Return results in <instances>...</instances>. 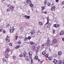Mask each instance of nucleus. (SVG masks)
<instances>
[{
  "instance_id": "obj_1",
  "label": "nucleus",
  "mask_w": 64,
  "mask_h": 64,
  "mask_svg": "<svg viewBox=\"0 0 64 64\" xmlns=\"http://www.w3.org/2000/svg\"><path fill=\"white\" fill-rule=\"evenodd\" d=\"M10 27L11 28L10 30V33H13L14 32V31L15 30L14 28H14V26H12H12H11Z\"/></svg>"
},
{
  "instance_id": "obj_2",
  "label": "nucleus",
  "mask_w": 64,
  "mask_h": 64,
  "mask_svg": "<svg viewBox=\"0 0 64 64\" xmlns=\"http://www.w3.org/2000/svg\"><path fill=\"white\" fill-rule=\"evenodd\" d=\"M32 52H28V54L29 57L30 58V59H32Z\"/></svg>"
},
{
  "instance_id": "obj_3",
  "label": "nucleus",
  "mask_w": 64,
  "mask_h": 64,
  "mask_svg": "<svg viewBox=\"0 0 64 64\" xmlns=\"http://www.w3.org/2000/svg\"><path fill=\"white\" fill-rule=\"evenodd\" d=\"M46 44L47 45H50V42L49 38L48 39V40L46 42Z\"/></svg>"
},
{
  "instance_id": "obj_4",
  "label": "nucleus",
  "mask_w": 64,
  "mask_h": 64,
  "mask_svg": "<svg viewBox=\"0 0 64 64\" xmlns=\"http://www.w3.org/2000/svg\"><path fill=\"white\" fill-rule=\"evenodd\" d=\"M39 48H40V47L38 46L36 48L35 51L36 53L38 52V51L39 50Z\"/></svg>"
},
{
  "instance_id": "obj_5",
  "label": "nucleus",
  "mask_w": 64,
  "mask_h": 64,
  "mask_svg": "<svg viewBox=\"0 0 64 64\" xmlns=\"http://www.w3.org/2000/svg\"><path fill=\"white\" fill-rule=\"evenodd\" d=\"M52 42L54 44L57 43V40L56 39H54L53 40Z\"/></svg>"
},
{
  "instance_id": "obj_6",
  "label": "nucleus",
  "mask_w": 64,
  "mask_h": 64,
  "mask_svg": "<svg viewBox=\"0 0 64 64\" xmlns=\"http://www.w3.org/2000/svg\"><path fill=\"white\" fill-rule=\"evenodd\" d=\"M10 9L12 11H14V7L12 6H10Z\"/></svg>"
},
{
  "instance_id": "obj_7",
  "label": "nucleus",
  "mask_w": 64,
  "mask_h": 64,
  "mask_svg": "<svg viewBox=\"0 0 64 64\" xmlns=\"http://www.w3.org/2000/svg\"><path fill=\"white\" fill-rule=\"evenodd\" d=\"M29 57L27 56L25 58V60H26L27 61H29L30 60V58Z\"/></svg>"
},
{
  "instance_id": "obj_8",
  "label": "nucleus",
  "mask_w": 64,
  "mask_h": 64,
  "mask_svg": "<svg viewBox=\"0 0 64 64\" xmlns=\"http://www.w3.org/2000/svg\"><path fill=\"white\" fill-rule=\"evenodd\" d=\"M53 62L55 64H57L58 63V61L55 59H54Z\"/></svg>"
},
{
  "instance_id": "obj_9",
  "label": "nucleus",
  "mask_w": 64,
  "mask_h": 64,
  "mask_svg": "<svg viewBox=\"0 0 64 64\" xmlns=\"http://www.w3.org/2000/svg\"><path fill=\"white\" fill-rule=\"evenodd\" d=\"M20 47V45H18V46H16L15 47V48L16 49H18V48H19Z\"/></svg>"
},
{
  "instance_id": "obj_10",
  "label": "nucleus",
  "mask_w": 64,
  "mask_h": 64,
  "mask_svg": "<svg viewBox=\"0 0 64 64\" xmlns=\"http://www.w3.org/2000/svg\"><path fill=\"white\" fill-rule=\"evenodd\" d=\"M30 32L31 34H33L35 33V31H34V30H32Z\"/></svg>"
},
{
  "instance_id": "obj_11",
  "label": "nucleus",
  "mask_w": 64,
  "mask_h": 64,
  "mask_svg": "<svg viewBox=\"0 0 64 64\" xmlns=\"http://www.w3.org/2000/svg\"><path fill=\"white\" fill-rule=\"evenodd\" d=\"M51 26V24L49 23L46 26V27L47 28H50Z\"/></svg>"
},
{
  "instance_id": "obj_12",
  "label": "nucleus",
  "mask_w": 64,
  "mask_h": 64,
  "mask_svg": "<svg viewBox=\"0 0 64 64\" xmlns=\"http://www.w3.org/2000/svg\"><path fill=\"white\" fill-rule=\"evenodd\" d=\"M64 32L63 31H61L60 33V35H64Z\"/></svg>"
},
{
  "instance_id": "obj_13",
  "label": "nucleus",
  "mask_w": 64,
  "mask_h": 64,
  "mask_svg": "<svg viewBox=\"0 0 64 64\" xmlns=\"http://www.w3.org/2000/svg\"><path fill=\"white\" fill-rule=\"evenodd\" d=\"M55 6H53L51 10L52 11H53L55 10Z\"/></svg>"
},
{
  "instance_id": "obj_14",
  "label": "nucleus",
  "mask_w": 64,
  "mask_h": 64,
  "mask_svg": "<svg viewBox=\"0 0 64 64\" xmlns=\"http://www.w3.org/2000/svg\"><path fill=\"white\" fill-rule=\"evenodd\" d=\"M38 58V56L37 55H36L34 58V60H37Z\"/></svg>"
},
{
  "instance_id": "obj_15",
  "label": "nucleus",
  "mask_w": 64,
  "mask_h": 64,
  "mask_svg": "<svg viewBox=\"0 0 64 64\" xmlns=\"http://www.w3.org/2000/svg\"><path fill=\"white\" fill-rule=\"evenodd\" d=\"M26 2L28 3H31V1L29 0H27L26 1Z\"/></svg>"
},
{
  "instance_id": "obj_16",
  "label": "nucleus",
  "mask_w": 64,
  "mask_h": 64,
  "mask_svg": "<svg viewBox=\"0 0 64 64\" xmlns=\"http://www.w3.org/2000/svg\"><path fill=\"white\" fill-rule=\"evenodd\" d=\"M58 54L59 55H61L62 54V52L61 51L58 52Z\"/></svg>"
},
{
  "instance_id": "obj_17",
  "label": "nucleus",
  "mask_w": 64,
  "mask_h": 64,
  "mask_svg": "<svg viewBox=\"0 0 64 64\" xmlns=\"http://www.w3.org/2000/svg\"><path fill=\"white\" fill-rule=\"evenodd\" d=\"M45 46V44H42V48H44V46Z\"/></svg>"
},
{
  "instance_id": "obj_18",
  "label": "nucleus",
  "mask_w": 64,
  "mask_h": 64,
  "mask_svg": "<svg viewBox=\"0 0 64 64\" xmlns=\"http://www.w3.org/2000/svg\"><path fill=\"white\" fill-rule=\"evenodd\" d=\"M18 45H20L21 44V42L20 40H19L18 42Z\"/></svg>"
},
{
  "instance_id": "obj_19",
  "label": "nucleus",
  "mask_w": 64,
  "mask_h": 64,
  "mask_svg": "<svg viewBox=\"0 0 64 64\" xmlns=\"http://www.w3.org/2000/svg\"><path fill=\"white\" fill-rule=\"evenodd\" d=\"M47 5L48 6H51V4L50 2H48L47 3Z\"/></svg>"
},
{
  "instance_id": "obj_20",
  "label": "nucleus",
  "mask_w": 64,
  "mask_h": 64,
  "mask_svg": "<svg viewBox=\"0 0 64 64\" xmlns=\"http://www.w3.org/2000/svg\"><path fill=\"white\" fill-rule=\"evenodd\" d=\"M62 60H59L58 61V64H61V63H62Z\"/></svg>"
},
{
  "instance_id": "obj_21",
  "label": "nucleus",
  "mask_w": 64,
  "mask_h": 64,
  "mask_svg": "<svg viewBox=\"0 0 64 64\" xmlns=\"http://www.w3.org/2000/svg\"><path fill=\"white\" fill-rule=\"evenodd\" d=\"M30 44L31 45H33L34 44V43L32 42H30Z\"/></svg>"
},
{
  "instance_id": "obj_22",
  "label": "nucleus",
  "mask_w": 64,
  "mask_h": 64,
  "mask_svg": "<svg viewBox=\"0 0 64 64\" xmlns=\"http://www.w3.org/2000/svg\"><path fill=\"white\" fill-rule=\"evenodd\" d=\"M39 24L40 25L42 26L43 25V23L42 22H39Z\"/></svg>"
},
{
  "instance_id": "obj_23",
  "label": "nucleus",
  "mask_w": 64,
  "mask_h": 64,
  "mask_svg": "<svg viewBox=\"0 0 64 64\" xmlns=\"http://www.w3.org/2000/svg\"><path fill=\"white\" fill-rule=\"evenodd\" d=\"M12 57H13L14 59L15 60L16 59V56H12Z\"/></svg>"
},
{
  "instance_id": "obj_24",
  "label": "nucleus",
  "mask_w": 64,
  "mask_h": 64,
  "mask_svg": "<svg viewBox=\"0 0 64 64\" xmlns=\"http://www.w3.org/2000/svg\"><path fill=\"white\" fill-rule=\"evenodd\" d=\"M46 54V52H42V54L43 55H45V54Z\"/></svg>"
},
{
  "instance_id": "obj_25",
  "label": "nucleus",
  "mask_w": 64,
  "mask_h": 64,
  "mask_svg": "<svg viewBox=\"0 0 64 64\" xmlns=\"http://www.w3.org/2000/svg\"><path fill=\"white\" fill-rule=\"evenodd\" d=\"M54 27H55V28H57V24H54V25L53 26Z\"/></svg>"
},
{
  "instance_id": "obj_26",
  "label": "nucleus",
  "mask_w": 64,
  "mask_h": 64,
  "mask_svg": "<svg viewBox=\"0 0 64 64\" xmlns=\"http://www.w3.org/2000/svg\"><path fill=\"white\" fill-rule=\"evenodd\" d=\"M48 59L49 60H51L52 59V58L51 57H49L48 58Z\"/></svg>"
},
{
  "instance_id": "obj_27",
  "label": "nucleus",
  "mask_w": 64,
  "mask_h": 64,
  "mask_svg": "<svg viewBox=\"0 0 64 64\" xmlns=\"http://www.w3.org/2000/svg\"><path fill=\"white\" fill-rule=\"evenodd\" d=\"M48 56L49 55L47 54H46V55H45V57L46 58H48Z\"/></svg>"
},
{
  "instance_id": "obj_28",
  "label": "nucleus",
  "mask_w": 64,
  "mask_h": 64,
  "mask_svg": "<svg viewBox=\"0 0 64 64\" xmlns=\"http://www.w3.org/2000/svg\"><path fill=\"white\" fill-rule=\"evenodd\" d=\"M24 57L25 58H26V57H27V54H24Z\"/></svg>"
},
{
  "instance_id": "obj_29",
  "label": "nucleus",
  "mask_w": 64,
  "mask_h": 64,
  "mask_svg": "<svg viewBox=\"0 0 64 64\" xmlns=\"http://www.w3.org/2000/svg\"><path fill=\"white\" fill-rule=\"evenodd\" d=\"M27 40H28L27 38H26L24 39V41H27Z\"/></svg>"
},
{
  "instance_id": "obj_30",
  "label": "nucleus",
  "mask_w": 64,
  "mask_h": 64,
  "mask_svg": "<svg viewBox=\"0 0 64 64\" xmlns=\"http://www.w3.org/2000/svg\"><path fill=\"white\" fill-rule=\"evenodd\" d=\"M8 53V48H7L6 50V53Z\"/></svg>"
},
{
  "instance_id": "obj_31",
  "label": "nucleus",
  "mask_w": 64,
  "mask_h": 64,
  "mask_svg": "<svg viewBox=\"0 0 64 64\" xmlns=\"http://www.w3.org/2000/svg\"><path fill=\"white\" fill-rule=\"evenodd\" d=\"M30 7H32L33 6V5L32 4H30Z\"/></svg>"
},
{
  "instance_id": "obj_32",
  "label": "nucleus",
  "mask_w": 64,
  "mask_h": 64,
  "mask_svg": "<svg viewBox=\"0 0 64 64\" xmlns=\"http://www.w3.org/2000/svg\"><path fill=\"white\" fill-rule=\"evenodd\" d=\"M47 22H46V23L44 25H47V24H48L49 23V20H47Z\"/></svg>"
},
{
  "instance_id": "obj_33",
  "label": "nucleus",
  "mask_w": 64,
  "mask_h": 64,
  "mask_svg": "<svg viewBox=\"0 0 64 64\" xmlns=\"http://www.w3.org/2000/svg\"><path fill=\"white\" fill-rule=\"evenodd\" d=\"M31 37L30 36H29L28 37V39H29V40H30V39H31Z\"/></svg>"
},
{
  "instance_id": "obj_34",
  "label": "nucleus",
  "mask_w": 64,
  "mask_h": 64,
  "mask_svg": "<svg viewBox=\"0 0 64 64\" xmlns=\"http://www.w3.org/2000/svg\"><path fill=\"white\" fill-rule=\"evenodd\" d=\"M9 45L10 46H12V43H10L9 44Z\"/></svg>"
},
{
  "instance_id": "obj_35",
  "label": "nucleus",
  "mask_w": 64,
  "mask_h": 64,
  "mask_svg": "<svg viewBox=\"0 0 64 64\" xmlns=\"http://www.w3.org/2000/svg\"><path fill=\"white\" fill-rule=\"evenodd\" d=\"M54 58H56V56H57V55H56V54H54Z\"/></svg>"
},
{
  "instance_id": "obj_36",
  "label": "nucleus",
  "mask_w": 64,
  "mask_h": 64,
  "mask_svg": "<svg viewBox=\"0 0 64 64\" xmlns=\"http://www.w3.org/2000/svg\"><path fill=\"white\" fill-rule=\"evenodd\" d=\"M44 6H42V10H44Z\"/></svg>"
},
{
  "instance_id": "obj_37",
  "label": "nucleus",
  "mask_w": 64,
  "mask_h": 64,
  "mask_svg": "<svg viewBox=\"0 0 64 64\" xmlns=\"http://www.w3.org/2000/svg\"><path fill=\"white\" fill-rule=\"evenodd\" d=\"M5 56L6 58H7L8 57V54H7Z\"/></svg>"
},
{
  "instance_id": "obj_38",
  "label": "nucleus",
  "mask_w": 64,
  "mask_h": 64,
  "mask_svg": "<svg viewBox=\"0 0 64 64\" xmlns=\"http://www.w3.org/2000/svg\"><path fill=\"white\" fill-rule=\"evenodd\" d=\"M19 56L20 57H23V55H22V54H21L19 55Z\"/></svg>"
},
{
  "instance_id": "obj_39",
  "label": "nucleus",
  "mask_w": 64,
  "mask_h": 64,
  "mask_svg": "<svg viewBox=\"0 0 64 64\" xmlns=\"http://www.w3.org/2000/svg\"><path fill=\"white\" fill-rule=\"evenodd\" d=\"M25 54H27V53L26 52H25L24 51L23 54V55H25Z\"/></svg>"
},
{
  "instance_id": "obj_40",
  "label": "nucleus",
  "mask_w": 64,
  "mask_h": 64,
  "mask_svg": "<svg viewBox=\"0 0 64 64\" xmlns=\"http://www.w3.org/2000/svg\"><path fill=\"white\" fill-rule=\"evenodd\" d=\"M44 4H47V2H46V0H44Z\"/></svg>"
},
{
  "instance_id": "obj_41",
  "label": "nucleus",
  "mask_w": 64,
  "mask_h": 64,
  "mask_svg": "<svg viewBox=\"0 0 64 64\" xmlns=\"http://www.w3.org/2000/svg\"><path fill=\"white\" fill-rule=\"evenodd\" d=\"M2 60H3V61L4 62L6 61V59H5V58H3Z\"/></svg>"
},
{
  "instance_id": "obj_42",
  "label": "nucleus",
  "mask_w": 64,
  "mask_h": 64,
  "mask_svg": "<svg viewBox=\"0 0 64 64\" xmlns=\"http://www.w3.org/2000/svg\"><path fill=\"white\" fill-rule=\"evenodd\" d=\"M26 19H29L30 18V16H28L26 18Z\"/></svg>"
},
{
  "instance_id": "obj_43",
  "label": "nucleus",
  "mask_w": 64,
  "mask_h": 64,
  "mask_svg": "<svg viewBox=\"0 0 64 64\" xmlns=\"http://www.w3.org/2000/svg\"><path fill=\"white\" fill-rule=\"evenodd\" d=\"M8 52H10L11 53H12V52H11V51H10V50L9 49H8Z\"/></svg>"
},
{
  "instance_id": "obj_44",
  "label": "nucleus",
  "mask_w": 64,
  "mask_h": 64,
  "mask_svg": "<svg viewBox=\"0 0 64 64\" xmlns=\"http://www.w3.org/2000/svg\"><path fill=\"white\" fill-rule=\"evenodd\" d=\"M43 13H44V14H47V12H46L45 11L44 12H43Z\"/></svg>"
},
{
  "instance_id": "obj_45",
  "label": "nucleus",
  "mask_w": 64,
  "mask_h": 64,
  "mask_svg": "<svg viewBox=\"0 0 64 64\" xmlns=\"http://www.w3.org/2000/svg\"><path fill=\"white\" fill-rule=\"evenodd\" d=\"M8 36H7V37H6V41H8Z\"/></svg>"
},
{
  "instance_id": "obj_46",
  "label": "nucleus",
  "mask_w": 64,
  "mask_h": 64,
  "mask_svg": "<svg viewBox=\"0 0 64 64\" xmlns=\"http://www.w3.org/2000/svg\"><path fill=\"white\" fill-rule=\"evenodd\" d=\"M53 34H54V33H55V31L54 30H53Z\"/></svg>"
},
{
  "instance_id": "obj_47",
  "label": "nucleus",
  "mask_w": 64,
  "mask_h": 64,
  "mask_svg": "<svg viewBox=\"0 0 64 64\" xmlns=\"http://www.w3.org/2000/svg\"><path fill=\"white\" fill-rule=\"evenodd\" d=\"M46 19H47V21H49V16L48 18H46Z\"/></svg>"
},
{
  "instance_id": "obj_48",
  "label": "nucleus",
  "mask_w": 64,
  "mask_h": 64,
  "mask_svg": "<svg viewBox=\"0 0 64 64\" xmlns=\"http://www.w3.org/2000/svg\"><path fill=\"white\" fill-rule=\"evenodd\" d=\"M3 33H6V31L5 30H4L3 31Z\"/></svg>"
},
{
  "instance_id": "obj_49",
  "label": "nucleus",
  "mask_w": 64,
  "mask_h": 64,
  "mask_svg": "<svg viewBox=\"0 0 64 64\" xmlns=\"http://www.w3.org/2000/svg\"><path fill=\"white\" fill-rule=\"evenodd\" d=\"M31 63H33V60H32V59L31 60Z\"/></svg>"
},
{
  "instance_id": "obj_50",
  "label": "nucleus",
  "mask_w": 64,
  "mask_h": 64,
  "mask_svg": "<svg viewBox=\"0 0 64 64\" xmlns=\"http://www.w3.org/2000/svg\"><path fill=\"white\" fill-rule=\"evenodd\" d=\"M62 64H64V60H62Z\"/></svg>"
},
{
  "instance_id": "obj_51",
  "label": "nucleus",
  "mask_w": 64,
  "mask_h": 64,
  "mask_svg": "<svg viewBox=\"0 0 64 64\" xmlns=\"http://www.w3.org/2000/svg\"><path fill=\"white\" fill-rule=\"evenodd\" d=\"M17 37H18V36H16V40H17Z\"/></svg>"
},
{
  "instance_id": "obj_52",
  "label": "nucleus",
  "mask_w": 64,
  "mask_h": 64,
  "mask_svg": "<svg viewBox=\"0 0 64 64\" xmlns=\"http://www.w3.org/2000/svg\"><path fill=\"white\" fill-rule=\"evenodd\" d=\"M57 26V28L58 27H59L60 26V25L59 24H56Z\"/></svg>"
},
{
  "instance_id": "obj_53",
  "label": "nucleus",
  "mask_w": 64,
  "mask_h": 64,
  "mask_svg": "<svg viewBox=\"0 0 64 64\" xmlns=\"http://www.w3.org/2000/svg\"><path fill=\"white\" fill-rule=\"evenodd\" d=\"M22 37V36H20L19 37V38H21Z\"/></svg>"
},
{
  "instance_id": "obj_54",
  "label": "nucleus",
  "mask_w": 64,
  "mask_h": 64,
  "mask_svg": "<svg viewBox=\"0 0 64 64\" xmlns=\"http://www.w3.org/2000/svg\"><path fill=\"white\" fill-rule=\"evenodd\" d=\"M2 29H1L0 30V33L1 32H2Z\"/></svg>"
},
{
  "instance_id": "obj_55",
  "label": "nucleus",
  "mask_w": 64,
  "mask_h": 64,
  "mask_svg": "<svg viewBox=\"0 0 64 64\" xmlns=\"http://www.w3.org/2000/svg\"><path fill=\"white\" fill-rule=\"evenodd\" d=\"M62 40L63 41H64V38H62Z\"/></svg>"
},
{
  "instance_id": "obj_56",
  "label": "nucleus",
  "mask_w": 64,
  "mask_h": 64,
  "mask_svg": "<svg viewBox=\"0 0 64 64\" xmlns=\"http://www.w3.org/2000/svg\"><path fill=\"white\" fill-rule=\"evenodd\" d=\"M62 4H63L64 5V1L63 2H62Z\"/></svg>"
},
{
  "instance_id": "obj_57",
  "label": "nucleus",
  "mask_w": 64,
  "mask_h": 64,
  "mask_svg": "<svg viewBox=\"0 0 64 64\" xmlns=\"http://www.w3.org/2000/svg\"><path fill=\"white\" fill-rule=\"evenodd\" d=\"M38 62H40V60L39 59H38Z\"/></svg>"
},
{
  "instance_id": "obj_58",
  "label": "nucleus",
  "mask_w": 64,
  "mask_h": 64,
  "mask_svg": "<svg viewBox=\"0 0 64 64\" xmlns=\"http://www.w3.org/2000/svg\"><path fill=\"white\" fill-rule=\"evenodd\" d=\"M58 1H59L58 0H56V2H58Z\"/></svg>"
},
{
  "instance_id": "obj_59",
  "label": "nucleus",
  "mask_w": 64,
  "mask_h": 64,
  "mask_svg": "<svg viewBox=\"0 0 64 64\" xmlns=\"http://www.w3.org/2000/svg\"><path fill=\"white\" fill-rule=\"evenodd\" d=\"M43 62V61H40V63H42V62Z\"/></svg>"
},
{
  "instance_id": "obj_60",
  "label": "nucleus",
  "mask_w": 64,
  "mask_h": 64,
  "mask_svg": "<svg viewBox=\"0 0 64 64\" xmlns=\"http://www.w3.org/2000/svg\"><path fill=\"white\" fill-rule=\"evenodd\" d=\"M6 11L7 12H8V8L7 10H6Z\"/></svg>"
},
{
  "instance_id": "obj_61",
  "label": "nucleus",
  "mask_w": 64,
  "mask_h": 64,
  "mask_svg": "<svg viewBox=\"0 0 64 64\" xmlns=\"http://www.w3.org/2000/svg\"><path fill=\"white\" fill-rule=\"evenodd\" d=\"M17 64H19V62H16Z\"/></svg>"
},
{
  "instance_id": "obj_62",
  "label": "nucleus",
  "mask_w": 64,
  "mask_h": 64,
  "mask_svg": "<svg viewBox=\"0 0 64 64\" xmlns=\"http://www.w3.org/2000/svg\"><path fill=\"white\" fill-rule=\"evenodd\" d=\"M25 17H27V16L26 15L25 16Z\"/></svg>"
},
{
  "instance_id": "obj_63",
  "label": "nucleus",
  "mask_w": 64,
  "mask_h": 64,
  "mask_svg": "<svg viewBox=\"0 0 64 64\" xmlns=\"http://www.w3.org/2000/svg\"><path fill=\"white\" fill-rule=\"evenodd\" d=\"M10 42V40H8V42Z\"/></svg>"
},
{
  "instance_id": "obj_64",
  "label": "nucleus",
  "mask_w": 64,
  "mask_h": 64,
  "mask_svg": "<svg viewBox=\"0 0 64 64\" xmlns=\"http://www.w3.org/2000/svg\"><path fill=\"white\" fill-rule=\"evenodd\" d=\"M2 1H5V0H2Z\"/></svg>"
}]
</instances>
